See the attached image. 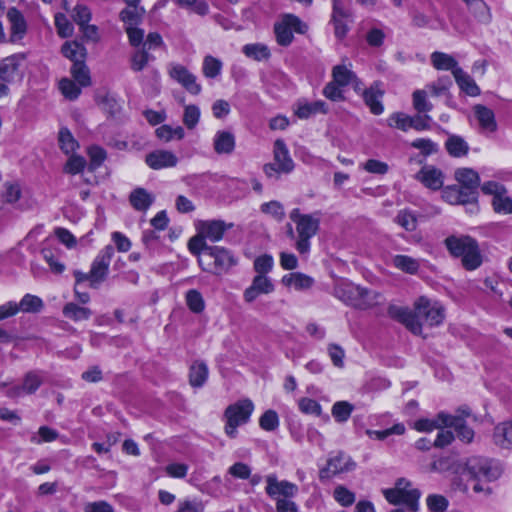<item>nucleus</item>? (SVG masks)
I'll return each instance as SVG.
<instances>
[{
	"mask_svg": "<svg viewBox=\"0 0 512 512\" xmlns=\"http://www.w3.org/2000/svg\"><path fill=\"white\" fill-rule=\"evenodd\" d=\"M388 313L415 335L422 333L423 323L430 327L438 326L445 317L443 306L438 302H432L425 296H421L415 301L414 312L408 308L390 306Z\"/></svg>",
	"mask_w": 512,
	"mask_h": 512,
	"instance_id": "f257e3e1",
	"label": "nucleus"
},
{
	"mask_svg": "<svg viewBox=\"0 0 512 512\" xmlns=\"http://www.w3.org/2000/svg\"><path fill=\"white\" fill-rule=\"evenodd\" d=\"M444 245L453 258L461 259L462 266L473 271L482 264V255L477 240L466 234H452L444 240Z\"/></svg>",
	"mask_w": 512,
	"mask_h": 512,
	"instance_id": "f03ea898",
	"label": "nucleus"
},
{
	"mask_svg": "<svg viewBox=\"0 0 512 512\" xmlns=\"http://www.w3.org/2000/svg\"><path fill=\"white\" fill-rule=\"evenodd\" d=\"M334 295L357 309L366 310L379 304L381 295L374 291L352 282L340 280L334 287Z\"/></svg>",
	"mask_w": 512,
	"mask_h": 512,
	"instance_id": "7ed1b4c3",
	"label": "nucleus"
},
{
	"mask_svg": "<svg viewBox=\"0 0 512 512\" xmlns=\"http://www.w3.org/2000/svg\"><path fill=\"white\" fill-rule=\"evenodd\" d=\"M266 494L276 501V512H299L298 505L292 500L299 492L296 484L279 480L276 474L265 477Z\"/></svg>",
	"mask_w": 512,
	"mask_h": 512,
	"instance_id": "20e7f679",
	"label": "nucleus"
},
{
	"mask_svg": "<svg viewBox=\"0 0 512 512\" xmlns=\"http://www.w3.org/2000/svg\"><path fill=\"white\" fill-rule=\"evenodd\" d=\"M290 219L296 224L298 240L296 249L301 253H307L310 250V239L316 235L320 224V213L301 214L298 208L290 213Z\"/></svg>",
	"mask_w": 512,
	"mask_h": 512,
	"instance_id": "39448f33",
	"label": "nucleus"
},
{
	"mask_svg": "<svg viewBox=\"0 0 512 512\" xmlns=\"http://www.w3.org/2000/svg\"><path fill=\"white\" fill-rule=\"evenodd\" d=\"M207 250V253L198 258L199 265L204 271L220 275L237 263L232 253L223 247L212 246Z\"/></svg>",
	"mask_w": 512,
	"mask_h": 512,
	"instance_id": "423d86ee",
	"label": "nucleus"
},
{
	"mask_svg": "<svg viewBox=\"0 0 512 512\" xmlns=\"http://www.w3.org/2000/svg\"><path fill=\"white\" fill-rule=\"evenodd\" d=\"M383 494L386 500L393 505L404 504L412 512H416L419 508L421 493L418 489L413 488L411 482L405 478L398 479L395 487L384 489Z\"/></svg>",
	"mask_w": 512,
	"mask_h": 512,
	"instance_id": "0eeeda50",
	"label": "nucleus"
},
{
	"mask_svg": "<svg viewBox=\"0 0 512 512\" xmlns=\"http://www.w3.org/2000/svg\"><path fill=\"white\" fill-rule=\"evenodd\" d=\"M295 164L290 156L287 145L282 139H277L273 147V162L263 166L268 178L278 179L281 174H289L294 170Z\"/></svg>",
	"mask_w": 512,
	"mask_h": 512,
	"instance_id": "6e6552de",
	"label": "nucleus"
},
{
	"mask_svg": "<svg viewBox=\"0 0 512 512\" xmlns=\"http://www.w3.org/2000/svg\"><path fill=\"white\" fill-rule=\"evenodd\" d=\"M254 410V405L251 400H240L232 405H229L225 412L226 419L225 433L230 438L237 436V427L246 424Z\"/></svg>",
	"mask_w": 512,
	"mask_h": 512,
	"instance_id": "1a4fd4ad",
	"label": "nucleus"
},
{
	"mask_svg": "<svg viewBox=\"0 0 512 512\" xmlns=\"http://www.w3.org/2000/svg\"><path fill=\"white\" fill-rule=\"evenodd\" d=\"M356 469V462L343 451L329 454L326 464L319 470L320 481L331 480Z\"/></svg>",
	"mask_w": 512,
	"mask_h": 512,
	"instance_id": "9d476101",
	"label": "nucleus"
},
{
	"mask_svg": "<svg viewBox=\"0 0 512 512\" xmlns=\"http://www.w3.org/2000/svg\"><path fill=\"white\" fill-rule=\"evenodd\" d=\"M308 30L307 24L294 14H284L280 21L274 24L276 41L281 46H289L293 39V31L305 34Z\"/></svg>",
	"mask_w": 512,
	"mask_h": 512,
	"instance_id": "9b49d317",
	"label": "nucleus"
},
{
	"mask_svg": "<svg viewBox=\"0 0 512 512\" xmlns=\"http://www.w3.org/2000/svg\"><path fill=\"white\" fill-rule=\"evenodd\" d=\"M469 473L478 479L493 481L499 478L502 469L498 462L481 457H473L467 462Z\"/></svg>",
	"mask_w": 512,
	"mask_h": 512,
	"instance_id": "f8f14e48",
	"label": "nucleus"
},
{
	"mask_svg": "<svg viewBox=\"0 0 512 512\" xmlns=\"http://www.w3.org/2000/svg\"><path fill=\"white\" fill-rule=\"evenodd\" d=\"M113 255L114 248L111 245H107L94 259L90 269L91 288H97L106 279Z\"/></svg>",
	"mask_w": 512,
	"mask_h": 512,
	"instance_id": "ddd939ff",
	"label": "nucleus"
},
{
	"mask_svg": "<svg viewBox=\"0 0 512 512\" xmlns=\"http://www.w3.org/2000/svg\"><path fill=\"white\" fill-rule=\"evenodd\" d=\"M455 179L461 185L459 188L464 190L467 200H471L474 208L477 209L479 174L471 168H459L455 171Z\"/></svg>",
	"mask_w": 512,
	"mask_h": 512,
	"instance_id": "4468645a",
	"label": "nucleus"
},
{
	"mask_svg": "<svg viewBox=\"0 0 512 512\" xmlns=\"http://www.w3.org/2000/svg\"><path fill=\"white\" fill-rule=\"evenodd\" d=\"M43 383V376L40 371L32 370L24 375L22 385H14L5 391L9 398H18L23 395L34 394Z\"/></svg>",
	"mask_w": 512,
	"mask_h": 512,
	"instance_id": "2eb2a0df",
	"label": "nucleus"
},
{
	"mask_svg": "<svg viewBox=\"0 0 512 512\" xmlns=\"http://www.w3.org/2000/svg\"><path fill=\"white\" fill-rule=\"evenodd\" d=\"M232 227V223H226L223 220H203L196 224L197 232L211 242L220 241L224 233Z\"/></svg>",
	"mask_w": 512,
	"mask_h": 512,
	"instance_id": "dca6fc26",
	"label": "nucleus"
},
{
	"mask_svg": "<svg viewBox=\"0 0 512 512\" xmlns=\"http://www.w3.org/2000/svg\"><path fill=\"white\" fill-rule=\"evenodd\" d=\"M275 290L272 280L265 275H256L250 286L243 292V299L246 303L254 302L262 294H270Z\"/></svg>",
	"mask_w": 512,
	"mask_h": 512,
	"instance_id": "f3484780",
	"label": "nucleus"
},
{
	"mask_svg": "<svg viewBox=\"0 0 512 512\" xmlns=\"http://www.w3.org/2000/svg\"><path fill=\"white\" fill-rule=\"evenodd\" d=\"M169 75L189 93L198 95L201 92V85L197 83V77L183 65H173L169 70Z\"/></svg>",
	"mask_w": 512,
	"mask_h": 512,
	"instance_id": "a211bd4d",
	"label": "nucleus"
},
{
	"mask_svg": "<svg viewBox=\"0 0 512 512\" xmlns=\"http://www.w3.org/2000/svg\"><path fill=\"white\" fill-rule=\"evenodd\" d=\"M415 178L426 188L439 190L443 187L445 177L439 168L433 165H424L416 174Z\"/></svg>",
	"mask_w": 512,
	"mask_h": 512,
	"instance_id": "6ab92c4d",
	"label": "nucleus"
},
{
	"mask_svg": "<svg viewBox=\"0 0 512 512\" xmlns=\"http://www.w3.org/2000/svg\"><path fill=\"white\" fill-rule=\"evenodd\" d=\"M438 420L446 427H453L457 432V437L464 443H471L474 438V431L463 423L461 417H451V414L440 412Z\"/></svg>",
	"mask_w": 512,
	"mask_h": 512,
	"instance_id": "aec40b11",
	"label": "nucleus"
},
{
	"mask_svg": "<svg viewBox=\"0 0 512 512\" xmlns=\"http://www.w3.org/2000/svg\"><path fill=\"white\" fill-rule=\"evenodd\" d=\"M24 53H16L0 60V79L11 82L19 74V68L24 63Z\"/></svg>",
	"mask_w": 512,
	"mask_h": 512,
	"instance_id": "412c9836",
	"label": "nucleus"
},
{
	"mask_svg": "<svg viewBox=\"0 0 512 512\" xmlns=\"http://www.w3.org/2000/svg\"><path fill=\"white\" fill-rule=\"evenodd\" d=\"M146 164L154 170L175 167L178 163L176 155L168 150H155L146 155Z\"/></svg>",
	"mask_w": 512,
	"mask_h": 512,
	"instance_id": "4be33fe9",
	"label": "nucleus"
},
{
	"mask_svg": "<svg viewBox=\"0 0 512 512\" xmlns=\"http://www.w3.org/2000/svg\"><path fill=\"white\" fill-rule=\"evenodd\" d=\"M384 91L381 89L380 82L373 83L368 89L363 90L362 97L370 112L374 115H380L384 111L382 97Z\"/></svg>",
	"mask_w": 512,
	"mask_h": 512,
	"instance_id": "5701e85b",
	"label": "nucleus"
},
{
	"mask_svg": "<svg viewBox=\"0 0 512 512\" xmlns=\"http://www.w3.org/2000/svg\"><path fill=\"white\" fill-rule=\"evenodd\" d=\"M7 19L10 23V40L15 42L22 39L27 30L23 14L15 7H12L7 11Z\"/></svg>",
	"mask_w": 512,
	"mask_h": 512,
	"instance_id": "b1692460",
	"label": "nucleus"
},
{
	"mask_svg": "<svg viewBox=\"0 0 512 512\" xmlns=\"http://www.w3.org/2000/svg\"><path fill=\"white\" fill-rule=\"evenodd\" d=\"M154 194L142 187L133 189L129 195L130 205L139 212H146L154 203Z\"/></svg>",
	"mask_w": 512,
	"mask_h": 512,
	"instance_id": "393cba45",
	"label": "nucleus"
},
{
	"mask_svg": "<svg viewBox=\"0 0 512 512\" xmlns=\"http://www.w3.org/2000/svg\"><path fill=\"white\" fill-rule=\"evenodd\" d=\"M475 117L484 132L493 133L497 130V123L495 120L494 112L484 106V105H476L473 108Z\"/></svg>",
	"mask_w": 512,
	"mask_h": 512,
	"instance_id": "a878e982",
	"label": "nucleus"
},
{
	"mask_svg": "<svg viewBox=\"0 0 512 512\" xmlns=\"http://www.w3.org/2000/svg\"><path fill=\"white\" fill-rule=\"evenodd\" d=\"M493 441L500 448L512 449V419L495 426Z\"/></svg>",
	"mask_w": 512,
	"mask_h": 512,
	"instance_id": "bb28decb",
	"label": "nucleus"
},
{
	"mask_svg": "<svg viewBox=\"0 0 512 512\" xmlns=\"http://www.w3.org/2000/svg\"><path fill=\"white\" fill-rule=\"evenodd\" d=\"M213 147L217 154H231L235 148V136L229 131H217Z\"/></svg>",
	"mask_w": 512,
	"mask_h": 512,
	"instance_id": "cd10ccee",
	"label": "nucleus"
},
{
	"mask_svg": "<svg viewBox=\"0 0 512 512\" xmlns=\"http://www.w3.org/2000/svg\"><path fill=\"white\" fill-rule=\"evenodd\" d=\"M445 149L450 156L460 158L468 154L469 145L463 137L452 134L445 142Z\"/></svg>",
	"mask_w": 512,
	"mask_h": 512,
	"instance_id": "c85d7f7f",
	"label": "nucleus"
},
{
	"mask_svg": "<svg viewBox=\"0 0 512 512\" xmlns=\"http://www.w3.org/2000/svg\"><path fill=\"white\" fill-rule=\"evenodd\" d=\"M453 76L462 91L469 96H478L480 89L470 75L461 68L454 69Z\"/></svg>",
	"mask_w": 512,
	"mask_h": 512,
	"instance_id": "c756f323",
	"label": "nucleus"
},
{
	"mask_svg": "<svg viewBox=\"0 0 512 512\" xmlns=\"http://www.w3.org/2000/svg\"><path fill=\"white\" fill-rule=\"evenodd\" d=\"M283 285L296 290H306L312 287L314 279L300 272L289 273L282 278Z\"/></svg>",
	"mask_w": 512,
	"mask_h": 512,
	"instance_id": "7c9ffc66",
	"label": "nucleus"
},
{
	"mask_svg": "<svg viewBox=\"0 0 512 512\" xmlns=\"http://www.w3.org/2000/svg\"><path fill=\"white\" fill-rule=\"evenodd\" d=\"M61 52L64 57L71 60L73 64L85 62L87 55L86 48L76 41L65 42L61 48Z\"/></svg>",
	"mask_w": 512,
	"mask_h": 512,
	"instance_id": "2f4dec72",
	"label": "nucleus"
},
{
	"mask_svg": "<svg viewBox=\"0 0 512 512\" xmlns=\"http://www.w3.org/2000/svg\"><path fill=\"white\" fill-rule=\"evenodd\" d=\"M467 5L469 11L473 13L478 22L489 24L492 15L489 7L483 0H463Z\"/></svg>",
	"mask_w": 512,
	"mask_h": 512,
	"instance_id": "473e14b6",
	"label": "nucleus"
},
{
	"mask_svg": "<svg viewBox=\"0 0 512 512\" xmlns=\"http://www.w3.org/2000/svg\"><path fill=\"white\" fill-rule=\"evenodd\" d=\"M145 12L142 6H127L121 10L119 17L126 26H136L141 23Z\"/></svg>",
	"mask_w": 512,
	"mask_h": 512,
	"instance_id": "72a5a7b5",
	"label": "nucleus"
},
{
	"mask_svg": "<svg viewBox=\"0 0 512 512\" xmlns=\"http://www.w3.org/2000/svg\"><path fill=\"white\" fill-rule=\"evenodd\" d=\"M332 80L341 87L350 85L356 80V74L346 65H336L332 68Z\"/></svg>",
	"mask_w": 512,
	"mask_h": 512,
	"instance_id": "f704fd0d",
	"label": "nucleus"
},
{
	"mask_svg": "<svg viewBox=\"0 0 512 512\" xmlns=\"http://www.w3.org/2000/svg\"><path fill=\"white\" fill-rule=\"evenodd\" d=\"M392 263L397 269L408 274H416L420 268L419 260L407 255L394 256Z\"/></svg>",
	"mask_w": 512,
	"mask_h": 512,
	"instance_id": "c9c22d12",
	"label": "nucleus"
},
{
	"mask_svg": "<svg viewBox=\"0 0 512 512\" xmlns=\"http://www.w3.org/2000/svg\"><path fill=\"white\" fill-rule=\"evenodd\" d=\"M208 378V367L203 362H194L190 367L189 380L193 387H201Z\"/></svg>",
	"mask_w": 512,
	"mask_h": 512,
	"instance_id": "e433bc0d",
	"label": "nucleus"
},
{
	"mask_svg": "<svg viewBox=\"0 0 512 512\" xmlns=\"http://www.w3.org/2000/svg\"><path fill=\"white\" fill-rule=\"evenodd\" d=\"M242 52L246 57L255 61L266 60L271 56L269 48L262 43L246 44L243 46Z\"/></svg>",
	"mask_w": 512,
	"mask_h": 512,
	"instance_id": "4c0bfd02",
	"label": "nucleus"
},
{
	"mask_svg": "<svg viewBox=\"0 0 512 512\" xmlns=\"http://www.w3.org/2000/svg\"><path fill=\"white\" fill-rule=\"evenodd\" d=\"M63 315L73 321H81L88 320L92 315V311L87 307H81L70 302L63 307Z\"/></svg>",
	"mask_w": 512,
	"mask_h": 512,
	"instance_id": "58836bf2",
	"label": "nucleus"
},
{
	"mask_svg": "<svg viewBox=\"0 0 512 512\" xmlns=\"http://www.w3.org/2000/svg\"><path fill=\"white\" fill-rule=\"evenodd\" d=\"M431 62L437 70H451L459 68L457 61L449 54L442 52H433L431 54Z\"/></svg>",
	"mask_w": 512,
	"mask_h": 512,
	"instance_id": "ea45409f",
	"label": "nucleus"
},
{
	"mask_svg": "<svg viewBox=\"0 0 512 512\" xmlns=\"http://www.w3.org/2000/svg\"><path fill=\"white\" fill-rule=\"evenodd\" d=\"M71 75L74 81L80 87H88L91 85V76L85 62H78L71 67Z\"/></svg>",
	"mask_w": 512,
	"mask_h": 512,
	"instance_id": "a19ab883",
	"label": "nucleus"
},
{
	"mask_svg": "<svg viewBox=\"0 0 512 512\" xmlns=\"http://www.w3.org/2000/svg\"><path fill=\"white\" fill-rule=\"evenodd\" d=\"M222 66L220 59L207 55L203 59L202 73L207 78H216L221 74Z\"/></svg>",
	"mask_w": 512,
	"mask_h": 512,
	"instance_id": "79ce46f5",
	"label": "nucleus"
},
{
	"mask_svg": "<svg viewBox=\"0 0 512 512\" xmlns=\"http://www.w3.org/2000/svg\"><path fill=\"white\" fill-rule=\"evenodd\" d=\"M18 306L20 311L24 313H37L42 310L44 304L40 297L32 294H25L18 303Z\"/></svg>",
	"mask_w": 512,
	"mask_h": 512,
	"instance_id": "37998d69",
	"label": "nucleus"
},
{
	"mask_svg": "<svg viewBox=\"0 0 512 512\" xmlns=\"http://www.w3.org/2000/svg\"><path fill=\"white\" fill-rule=\"evenodd\" d=\"M353 410L354 406L348 401H337L332 406L331 414L337 422L343 423L350 418Z\"/></svg>",
	"mask_w": 512,
	"mask_h": 512,
	"instance_id": "c03bdc74",
	"label": "nucleus"
},
{
	"mask_svg": "<svg viewBox=\"0 0 512 512\" xmlns=\"http://www.w3.org/2000/svg\"><path fill=\"white\" fill-rule=\"evenodd\" d=\"M443 198L451 204H472L471 200H467V196L463 189L457 186H450L444 189Z\"/></svg>",
	"mask_w": 512,
	"mask_h": 512,
	"instance_id": "a18cd8bd",
	"label": "nucleus"
},
{
	"mask_svg": "<svg viewBox=\"0 0 512 512\" xmlns=\"http://www.w3.org/2000/svg\"><path fill=\"white\" fill-rule=\"evenodd\" d=\"M413 108L418 113H428L433 109V104L428 100L425 90H415L412 94Z\"/></svg>",
	"mask_w": 512,
	"mask_h": 512,
	"instance_id": "49530a36",
	"label": "nucleus"
},
{
	"mask_svg": "<svg viewBox=\"0 0 512 512\" xmlns=\"http://www.w3.org/2000/svg\"><path fill=\"white\" fill-rule=\"evenodd\" d=\"M155 133L159 139L164 140L165 142L174 138L181 140L185 136L184 129L181 126L173 128L169 125H162L156 129Z\"/></svg>",
	"mask_w": 512,
	"mask_h": 512,
	"instance_id": "de8ad7c7",
	"label": "nucleus"
},
{
	"mask_svg": "<svg viewBox=\"0 0 512 512\" xmlns=\"http://www.w3.org/2000/svg\"><path fill=\"white\" fill-rule=\"evenodd\" d=\"M58 140L60 148L65 154L73 153L79 146L78 142L67 128L60 129Z\"/></svg>",
	"mask_w": 512,
	"mask_h": 512,
	"instance_id": "09e8293b",
	"label": "nucleus"
},
{
	"mask_svg": "<svg viewBox=\"0 0 512 512\" xmlns=\"http://www.w3.org/2000/svg\"><path fill=\"white\" fill-rule=\"evenodd\" d=\"M59 89L63 96L69 100H75L81 94V87L69 78H63L59 81Z\"/></svg>",
	"mask_w": 512,
	"mask_h": 512,
	"instance_id": "8fccbe9b",
	"label": "nucleus"
},
{
	"mask_svg": "<svg viewBox=\"0 0 512 512\" xmlns=\"http://www.w3.org/2000/svg\"><path fill=\"white\" fill-rule=\"evenodd\" d=\"M395 222L408 232L417 228V217L408 210H401L395 217Z\"/></svg>",
	"mask_w": 512,
	"mask_h": 512,
	"instance_id": "3c124183",
	"label": "nucleus"
},
{
	"mask_svg": "<svg viewBox=\"0 0 512 512\" xmlns=\"http://www.w3.org/2000/svg\"><path fill=\"white\" fill-rule=\"evenodd\" d=\"M492 206L497 213H512V199L507 195L506 190H504V192L501 194H498L496 197H493Z\"/></svg>",
	"mask_w": 512,
	"mask_h": 512,
	"instance_id": "603ef678",
	"label": "nucleus"
},
{
	"mask_svg": "<svg viewBox=\"0 0 512 512\" xmlns=\"http://www.w3.org/2000/svg\"><path fill=\"white\" fill-rule=\"evenodd\" d=\"M333 497L343 507L351 506L356 499L355 494L343 485L335 487Z\"/></svg>",
	"mask_w": 512,
	"mask_h": 512,
	"instance_id": "864d4df0",
	"label": "nucleus"
},
{
	"mask_svg": "<svg viewBox=\"0 0 512 512\" xmlns=\"http://www.w3.org/2000/svg\"><path fill=\"white\" fill-rule=\"evenodd\" d=\"M200 109L196 105H186L184 107V114H183V123L184 125L189 129H194L200 119Z\"/></svg>",
	"mask_w": 512,
	"mask_h": 512,
	"instance_id": "5fc2aeb1",
	"label": "nucleus"
},
{
	"mask_svg": "<svg viewBox=\"0 0 512 512\" xmlns=\"http://www.w3.org/2000/svg\"><path fill=\"white\" fill-rule=\"evenodd\" d=\"M186 304L194 313H201L205 308L204 299L201 293L195 289L189 290L186 293Z\"/></svg>",
	"mask_w": 512,
	"mask_h": 512,
	"instance_id": "6e6d98bb",
	"label": "nucleus"
},
{
	"mask_svg": "<svg viewBox=\"0 0 512 512\" xmlns=\"http://www.w3.org/2000/svg\"><path fill=\"white\" fill-rule=\"evenodd\" d=\"M387 123L390 127H396L402 131L411 128L412 117L402 112H396L389 116Z\"/></svg>",
	"mask_w": 512,
	"mask_h": 512,
	"instance_id": "4d7b16f0",
	"label": "nucleus"
},
{
	"mask_svg": "<svg viewBox=\"0 0 512 512\" xmlns=\"http://www.w3.org/2000/svg\"><path fill=\"white\" fill-rule=\"evenodd\" d=\"M411 147L418 149L424 156H429L438 152L437 143L431 139L418 138L411 142Z\"/></svg>",
	"mask_w": 512,
	"mask_h": 512,
	"instance_id": "13d9d810",
	"label": "nucleus"
},
{
	"mask_svg": "<svg viewBox=\"0 0 512 512\" xmlns=\"http://www.w3.org/2000/svg\"><path fill=\"white\" fill-rule=\"evenodd\" d=\"M212 246H208L206 244V239L201 233L197 232V234L192 237L188 242V248L190 252L197 256H202L204 253H207V249Z\"/></svg>",
	"mask_w": 512,
	"mask_h": 512,
	"instance_id": "bf43d9fd",
	"label": "nucleus"
},
{
	"mask_svg": "<svg viewBox=\"0 0 512 512\" xmlns=\"http://www.w3.org/2000/svg\"><path fill=\"white\" fill-rule=\"evenodd\" d=\"M261 211L277 221H282L285 217V211L282 204L278 201H270L261 205Z\"/></svg>",
	"mask_w": 512,
	"mask_h": 512,
	"instance_id": "052dcab7",
	"label": "nucleus"
},
{
	"mask_svg": "<svg viewBox=\"0 0 512 512\" xmlns=\"http://www.w3.org/2000/svg\"><path fill=\"white\" fill-rule=\"evenodd\" d=\"M259 425L263 430L274 431L279 426L278 414L274 410H267L260 417Z\"/></svg>",
	"mask_w": 512,
	"mask_h": 512,
	"instance_id": "680f3d73",
	"label": "nucleus"
},
{
	"mask_svg": "<svg viewBox=\"0 0 512 512\" xmlns=\"http://www.w3.org/2000/svg\"><path fill=\"white\" fill-rule=\"evenodd\" d=\"M274 265L273 257L268 254L261 255L254 260V270L257 275H265L269 273Z\"/></svg>",
	"mask_w": 512,
	"mask_h": 512,
	"instance_id": "e2e57ef3",
	"label": "nucleus"
},
{
	"mask_svg": "<svg viewBox=\"0 0 512 512\" xmlns=\"http://www.w3.org/2000/svg\"><path fill=\"white\" fill-rule=\"evenodd\" d=\"M298 406L301 412L320 416L322 413L321 405L314 399L303 397L299 400Z\"/></svg>",
	"mask_w": 512,
	"mask_h": 512,
	"instance_id": "0e129e2a",
	"label": "nucleus"
},
{
	"mask_svg": "<svg viewBox=\"0 0 512 512\" xmlns=\"http://www.w3.org/2000/svg\"><path fill=\"white\" fill-rule=\"evenodd\" d=\"M426 503L431 512H444L449 505L447 498L438 494L429 495Z\"/></svg>",
	"mask_w": 512,
	"mask_h": 512,
	"instance_id": "69168bd1",
	"label": "nucleus"
},
{
	"mask_svg": "<svg viewBox=\"0 0 512 512\" xmlns=\"http://www.w3.org/2000/svg\"><path fill=\"white\" fill-rule=\"evenodd\" d=\"M86 166V160L78 155H72L64 166V172L67 174H78L84 170Z\"/></svg>",
	"mask_w": 512,
	"mask_h": 512,
	"instance_id": "338daca9",
	"label": "nucleus"
},
{
	"mask_svg": "<svg viewBox=\"0 0 512 512\" xmlns=\"http://www.w3.org/2000/svg\"><path fill=\"white\" fill-rule=\"evenodd\" d=\"M151 59L152 57L145 49L138 50L132 55L131 69L137 72L141 71L146 67Z\"/></svg>",
	"mask_w": 512,
	"mask_h": 512,
	"instance_id": "774afa93",
	"label": "nucleus"
}]
</instances>
